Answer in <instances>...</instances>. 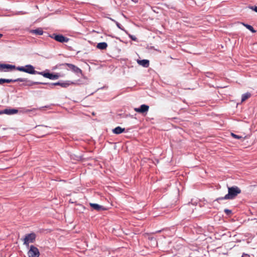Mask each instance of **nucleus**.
Here are the masks:
<instances>
[{
  "mask_svg": "<svg viewBox=\"0 0 257 257\" xmlns=\"http://www.w3.org/2000/svg\"><path fill=\"white\" fill-rule=\"evenodd\" d=\"M228 193L224 197H220L216 198L214 201L219 202L222 200H233L241 192L240 189L236 186L231 187L227 186Z\"/></svg>",
  "mask_w": 257,
  "mask_h": 257,
  "instance_id": "nucleus-1",
  "label": "nucleus"
},
{
  "mask_svg": "<svg viewBox=\"0 0 257 257\" xmlns=\"http://www.w3.org/2000/svg\"><path fill=\"white\" fill-rule=\"evenodd\" d=\"M15 69L19 71L24 72L30 74H39L41 75L42 72L37 71L35 70V67L31 65L27 64L25 66H18L15 68Z\"/></svg>",
  "mask_w": 257,
  "mask_h": 257,
  "instance_id": "nucleus-2",
  "label": "nucleus"
},
{
  "mask_svg": "<svg viewBox=\"0 0 257 257\" xmlns=\"http://www.w3.org/2000/svg\"><path fill=\"white\" fill-rule=\"evenodd\" d=\"M36 238V235L35 233H31L27 234L25 238L23 239L24 244L26 246L29 247L30 243H33L35 242Z\"/></svg>",
  "mask_w": 257,
  "mask_h": 257,
  "instance_id": "nucleus-3",
  "label": "nucleus"
},
{
  "mask_svg": "<svg viewBox=\"0 0 257 257\" xmlns=\"http://www.w3.org/2000/svg\"><path fill=\"white\" fill-rule=\"evenodd\" d=\"M49 37L55 41L60 43H67L69 41V39L64 36L62 34H57L56 33H53L49 36Z\"/></svg>",
  "mask_w": 257,
  "mask_h": 257,
  "instance_id": "nucleus-4",
  "label": "nucleus"
},
{
  "mask_svg": "<svg viewBox=\"0 0 257 257\" xmlns=\"http://www.w3.org/2000/svg\"><path fill=\"white\" fill-rule=\"evenodd\" d=\"M41 75H42L43 77L49 78L51 80L58 79L60 76L59 73H51L48 70L46 71H42V73H41Z\"/></svg>",
  "mask_w": 257,
  "mask_h": 257,
  "instance_id": "nucleus-5",
  "label": "nucleus"
},
{
  "mask_svg": "<svg viewBox=\"0 0 257 257\" xmlns=\"http://www.w3.org/2000/svg\"><path fill=\"white\" fill-rule=\"evenodd\" d=\"M62 65L67 66L68 67V70H71L77 75L79 74H82V70L79 68L72 64L66 63L62 64Z\"/></svg>",
  "mask_w": 257,
  "mask_h": 257,
  "instance_id": "nucleus-6",
  "label": "nucleus"
},
{
  "mask_svg": "<svg viewBox=\"0 0 257 257\" xmlns=\"http://www.w3.org/2000/svg\"><path fill=\"white\" fill-rule=\"evenodd\" d=\"M28 255L29 257H39L40 252L38 248L34 245H31L28 251Z\"/></svg>",
  "mask_w": 257,
  "mask_h": 257,
  "instance_id": "nucleus-7",
  "label": "nucleus"
},
{
  "mask_svg": "<svg viewBox=\"0 0 257 257\" xmlns=\"http://www.w3.org/2000/svg\"><path fill=\"white\" fill-rule=\"evenodd\" d=\"M20 82H24L23 84H21V86H32L35 84H40L41 82H35L31 80H29L26 78H20Z\"/></svg>",
  "mask_w": 257,
  "mask_h": 257,
  "instance_id": "nucleus-8",
  "label": "nucleus"
},
{
  "mask_svg": "<svg viewBox=\"0 0 257 257\" xmlns=\"http://www.w3.org/2000/svg\"><path fill=\"white\" fill-rule=\"evenodd\" d=\"M149 109V106L147 104H142L139 107L134 108V110L140 113H147Z\"/></svg>",
  "mask_w": 257,
  "mask_h": 257,
  "instance_id": "nucleus-9",
  "label": "nucleus"
},
{
  "mask_svg": "<svg viewBox=\"0 0 257 257\" xmlns=\"http://www.w3.org/2000/svg\"><path fill=\"white\" fill-rule=\"evenodd\" d=\"M16 68L15 65H13L8 64H1L0 63V69H7L5 70V72H7L8 71L12 70L13 69H15Z\"/></svg>",
  "mask_w": 257,
  "mask_h": 257,
  "instance_id": "nucleus-10",
  "label": "nucleus"
},
{
  "mask_svg": "<svg viewBox=\"0 0 257 257\" xmlns=\"http://www.w3.org/2000/svg\"><path fill=\"white\" fill-rule=\"evenodd\" d=\"M18 110L15 108L12 109H5L3 110H0V114H7L9 115L14 114L18 113Z\"/></svg>",
  "mask_w": 257,
  "mask_h": 257,
  "instance_id": "nucleus-11",
  "label": "nucleus"
},
{
  "mask_svg": "<svg viewBox=\"0 0 257 257\" xmlns=\"http://www.w3.org/2000/svg\"><path fill=\"white\" fill-rule=\"evenodd\" d=\"M72 84H75V83L73 82L69 81V80L66 81L64 82H60L59 81V82H55V86L59 85V86H61L63 88H67V87H68L69 85H70Z\"/></svg>",
  "mask_w": 257,
  "mask_h": 257,
  "instance_id": "nucleus-12",
  "label": "nucleus"
},
{
  "mask_svg": "<svg viewBox=\"0 0 257 257\" xmlns=\"http://www.w3.org/2000/svg\"><path fill=\"white\" fill-rule=\"evenodd\" d=\"M89 205L91 206V207H92L93 208V209L96 210V211H99L105 210V208L103 206L99 205L96 203H90Z\"/></svg>",
  "mask_w": 257,
  "mask_h": 257,
  "instance_id": "nucleus-13",
  "label": "nucleus"
},
{
  "mask_svg": "<svg viewBox=\"0 0 257 257\" xmlns=\"http://www.w3.org/2000/svg\"><path fill=\"white\" fill-rule=\"evenodd\" d=\"M137 63L144 67L147 68L149 66L150 62L147 59L137 60Z\"/></svg>",
  "mask_w": 257,
  "mask_h": 257,
  "instance_id": "nucleus-14",
  "label": "nucleus"
},
{
  "mask_svg": "<svg viewBox=\"0 0 257 257\" xmlns=\"http://www.w3.org/2000/svg\"><path fill=\"white\" fill-rule=\"evenodd\" d=\"M30 33L31 34H34L37 35H42L44 32L42 28H39L35 30H30Z\"/></svg>",
  "mask_w": 257,
  "mask_h": 257,
  "instance_id": "nucleus-15",
  "label": "nucleus"
},
{
  "mask_svg": "<svg viewBox=\"0 0 257 257\" xmlns=\"http://www.w3.org/2000/svg\"><path fill=\"white\" fill-rule=\"evenodd\" d=\"M125 131L124 128H121L120 126H117L112 130V132L114 134H120Z\"/></svg>",
  "mask_w": 257,
  "mask_h": 257,
  "instance_id": "nucleus-16",
  "label": "nucleus"
},
{
  "mask_svg": "<svg viewBox=\"0 0 257 257\" xmlns=\"http://www.w3.org/2000/svg\"><path fill=\"white\" fill-rule=\"evenodd\" d=\"M107 47V44L106 42H100L97 44L96 48L100 50H105Z\"/></svg>",
  "mask_w": 257,
  "mask_h": 257,
  "instance_id": "nucleus-17",
  "label": "nucleus"
},
{
  "mask_svg": "<svg viewBox=\"0 0 257 257\" xmlns=\"http://www.w3.org/2000/svg\"><path fill=\"white\" fill-rule=\"evenodd\" d=\"M40 84L47 85L49 87H45V89H53L54 86H55V83H47V82H41Z\"/></svg>",
  "mask_w": 257,
  "mask_h": 257,
  "instance_id": "nucleus-18",
  "label": "nucleus"
},
{
  "mask_svg": "<svg viewBox=\"0 0 257 257\" xmlns=\"http://www.w3.org/2000/svg\"><path fill=\"white\" fill-rule=\"evenodd\" d=\"M242 24L246 29L251 31L252 33H254L256 32V31L251 25L244 23H243Z\"/></svg>",
  "mask_w": 257,
  "mask_h": 257,
  "instance_id": "nucleus-19",
  "label": "nucleus"
},
{
  "mask_svg": "<svg viewBox=\"0 0 257 257\" xmlns=\"http://www.w3.org/2000/svg\"><path fill=\"white\" fill-rule=\"evenodd\" d=\"M111 20L115 23V24L118 28L123 31L126 34H127V31L126 30H125L124 29V28L123 27H122V26L118 22H117V21H116L113 19H111Z\"/></svg>",
  "mask_w": 257,
  "mask_h": 257,
  "instance_id": "nucleus-20",
  "label": "nucleus"
},
{
  "mask_svg": "<svg viewBox=\"0 0 257 257\" xmlns=\"http://www.w3.org/2000/svg\"><path fill=\"white\" fill-rule=\"evenodd\" d=\"M251 96V94L249 92L245 93L243 94L241 96V101L243 102L250 97Z\"/></svg>",
  "mask_w": 257,
  "mask_h": 257,
  "instance_id": "nucleus-21",
  "label": "nucleus"
},
{
  "mask_svg": "<svg viewBox=\"0 0 257 257\" xmlns=\"http://www.w3.org/2000/svg\"><path fill=\"white\" fill-rule=\"evenodd\" d=\"M20 80H20V78L16 79H5V83H11V82H20Z\"/></svg>",
  "mask_w": 257,
  "mask_h": 257,
  "instance_id": "nucleus-22",
  "label": "nucleus"
},
{
  "mask_svg": "<svg viewBox=\"0 0 257 257\" xmlns=\"http://www.w3.org/2000/svg\"><path fill=\"white\" fill-rule=\"evenodd\" d=\"M50 107V106L49 105H46V106H42V107H40L39 108H33V109L32 110H30V109H27L25 111V112H30L33 110H37V109H39V110H42L44 108H49Z\"/></svg>",
  "mask_w": 257,
  "mask_h": 257,
  "instance_id": "nucleus-23",
  "label": "nucleus"
},
{
  "mask_svg": "<svg viewBox=\"0 0 257 257\" xmlns=\"http://www.w3.org/2000/svg\"><path fill=\"white\" fill-rule=\"evenodd\" d=\"M231 136L233 138H235L236 139H240L242 138V137L241 136L235 135V134H234V133H231Z\"/></svg>",
  "mask_w": 257,
  "mask_h": 257,
  "instance_id": "nucleus-24",
  "label": "nucleus"
},
{
  "mask_svg": "<svg viewBox=\"0 0 257 257\" xmlns=\"http://www.w3.org/2000/svg\"><path fill=\"white\" fill-rule=\"evenodd\" d=\"M127 34L128 35L129 38H131L132 40H133L134 41H137V38H136V36L131 35V34H128V33Z\"/></svg>",
  "mask_w": 257,
  "mask_h": 257,
  "instance_id": "nucleus-25",
  "label": "nucleus"
},
{
  "mask_svg": "<svg viewBox=\"0 0 257 257\" xmlns=\"http://www.w3.org/2000/svg\"><path fill=\"white\" fill-rule=\"evenodd\" d=\"M224 212L227 215H230L232 213V211L228 209H225Z\"/></svg>",
  "mask_w": 257,
  "mask_h": 257,
  "instance_id": "nucleus-26",
  "label": "nucleus"
},
{
  "mask_svg": "<svg viewBox=\"0 0 257 257\" xmlns=\"http://www.w3.org/2000/svg\"><path fill=\"white\" fill-rule=\"evenodd\" d=\"M250 9L257 13V6H249Z\"/></svg>",
  "mask_w": 257,
  "mask_h": 257,
  "instance_id": "nucleus-27",
  "label": "nucleus"
},
{
  "mask_svg": "<svg viewBox=\"0 0 257 257\" xmlns=\"http://www.w3.org/2000/svg\"><path fill=\"white\" fill-rule=\"evenodd\" d=\"M5 83V78H0V85H3Z\"/></svg>",
  "mask_w": 257,
  "mask_h": 257,
  "instance_id": "nucleus-28",
  "label": "nucleus"
},
{
  "mask_svg": "<svg viewBox=\"0 0 257 257\" xmlns=\"http://www.w3.org/2000/svg\"><path fill=\"white\" fill-rule=\"evenodd\" d=\"M241 257H250V255L247 253H243Z\"/></svg>",
  "mask_w": 257,
  "mask_h": 257,
  "instance_id": "nucleus-29",
  "label": "nucleus"
},
{
  "mask_svg": "<svg viewBox=\"0 0 257 257\" xmlns=\"http://www.w3.org/2000/svg\"><path fill=\"white\" fill-rule=\"evenodd\" d=\"M18 14H22V15H25L27 14V12H23V11H20L18 13Z\"/></svg>",
  "mask_w": 257,
  "mask_h": 257,
  "instance_id": "nucleus-30",
  "label": "nucleus"
},
{
  "mask_svg": "<svg viewBox=\"0 0 257 257\" xmlns=\"http://www.w3.org/2000/svg\"><path fill=\"white\" fill-rule=\"evenodd\" d=\"M3 36V35L2 34H0V38H1Z\"/></svg>",
  "mask_w": 257,
  "mask_h": 257,
  "instance_id": "nucleus-31",
  "label": "nucleus"
},
{
  "mask_svg": "<svg viewBox=\"0 0 257 257\" xmlns=\"http://www.w3.org/2000/svg\"><path fill=\"white\" fill-rule=\"evenodd\" d=\"M132 1H134V0H132Z\"/></svg>",
  "mask_w": 257,
  "mask_h": 257,
  "instance_id": "nucleus-32",
  "label": "nucleus"
}]
</instances>
